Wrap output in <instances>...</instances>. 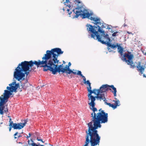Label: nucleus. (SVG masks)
I'll list each match as a JSON object with an SVG mask.
<instances>
[{
  "label": "nucleus",
  "instance_id": "obj_8",
  "mask_svg": "<svg viewBox=\"0 0 146 146\" xmlns=\"http://www.w3.org/2000/svg\"><path fill=\"white\" fill-rule=\"evenodd\" d=\"M133 57V55L129 52H128L127 53H125L123 55L122 60L125 61L128 65L130 66L131 68H134L136 66L134 64H133V62L132 60Z\"/></svg>",
  "mask_w": 146,
  "mask_h": 146
},
{
  "label": "nucleus",
  "instance_id": "obj_22",
  "mask_svg": "<svg viewBox=\"0 0 146 146\" xmlns=\"http://www.w3.org/2000/svg\"><path fill=\"white\" fill-rule=\"evenodd\" d=\"M75 71H77V75L80 76L81 77L83 76V75L82 74V72L81 71L76 70H75Z\"/></svg>",
  "mask_w": 146,
  "mask_h": 146
},
{
  "label": "nucleus",
  "instance_id": "obj_33",
  "mask_svg": "<svg viewBox=\"0 0 146 146\" xmlns=\"http://www.w3.org/2000/svg\"><path fill=\"white\" fill-rule=\"evenodd\" d=\"M30 137V136H27V137H26V138H27V139H28L29 138V137Z\"/></svg>",
  "mask_w": 146,
  "mask_h": 146
},
{
  "label": "nucleus",
  "instance_id": "obj_40",
  "mask_svg": "<svg viewBox=\"0 0 146 146\" xmlns=\"http://www.w3.org/2000/svg\"><path fill=\"white\" fill-rule=\"evenodd\" d=\"M21 143H21H20H20Z\"/></svg>",
  "mask_w": 146,
  "mask_h": 146
},
{
  "label": "nucleus",
  "instance_id": "obj_15",
  "mask_svg": "<svg viewBox=\"0 0 146 146\" xmlns=\"http://www.w3.org/2000/svg\"><path fill=\"white\" fill-rule=\"evenodd\" d=\"M88 92H89V93L88 94V96H92V93H94V94H96V95H97V94L98 93V90L97 89H94L93 90H91V89H88Z\"/></svg>",
  "mask_w": 146,
  "mask_h": 146
},
{
  "label": "nucleus",
  "instance_id": "obj_10",
  "mask_svg": "<svg viewBox=\"0 0 146 146\" xmlns=\"http://www.w3.org/2000/svg\"><path fill=\"white\" fill-rule=\"evenodd\" d=\"M89 136L86 134L85 143L84 146H88L90 143H91V146H96L97 145H99L100 143L99 142L93 138L92 139L91 137H90V139H89Z\"/></svg>",
  "mask_w": 146,
  "mask_h": 146
},
{
  "label": "nucleus",
  "instance_id": "obj_39",
  "mask_svg": "<svg viewBox=\"0 0 146 146\" xmlns=\"http://www.w3.org/2000/svg\"><path fill=\"white\" fill-rule=\"evenodd\" d=\"M2 123H1V124H2Z\"/></svg>",
  "mask_w": 146,
  "mask_h": 146
},
{
  "label": "nucleus",
  "instance_id": "obj_27",
  "mask_svg": "<svg viewBox=\"0 0 146 146\" xmlns=\"http://www.w3.org/2000/svg\"><path fill=\"white\" fill-rule=\"evenodd\" d=\"M105 103L106 104L109 106L110 107V106L111 105V104L110 103H108L106 102H105Z\"/></svg>",
  "mask_w": 146,
  "mask_h": 146
},
{
  "label": "nucleus",
  "instance_id": "obj_30",
  "mask_svg": "<svg viewBox=\"0 0 146 146\" xmlns=\"http://www.w3.org/2000/svg\"><path fill=\"white\" fill-rule=\"evenodd\" d=\"M71 63L70 62H69L68 63V66H71Z\"/></svg>",
  "mask_w": 146,
  "mask_h": 146
},
{
  "label": "nucleus",
  "instance_id": "obj_34",
  "mask_svg": "<svg viewBox=\"0 0 146 146\" xmlns=\"http://www.w3.org/2000/svg\"><path fill=\"white\" fill-rule=\"evenodd\" d=\"M29 136H30V137L31 135V134L30 133H29Z\"/></svg>",
  "mask_w": 146,
  "mask_h": 146
},
{
  "label": "nucleus",
  "instance_id": "obj_11",
  "mask_svg": "<svg viewBox=\"0 0 146 146\" xmlns=\"http://www.w3.org/2000/svg\"><path fill=\"white\" fill-rule=\"evenodd\" d=\"M23 123H13V122L9 123V126L10 127H13L14 129H21L25 126L27 123V121L25 120Z\"/></svg>",
  "mask_w": 146,
  "mask_h": 146
},
{
  "label": "nucleus",
  "instance_id": "obj_18",
  "mask_svg": "<svg viewBox=\"0 0 146 146\" xmlns=\"http://www.w3.org/2000/svg\"><path fill=\"white\" fill-rule=\"evenodd\" d=\"M66 1L64 3V4L66 7H68L70 9L71 7V3L69 0H66Z\"/></svg>",
  "mask_w": 146,
  "mask_h": 146
},
{
  "label": "nucleus",
  "instance_id": "obj_37",
  "mask_svg": "<svg viewBox=\"0 0 146 146\" xmlns=\"http://www.w3.org/2000/svg\"><path fill=\"white\" fill-rule=\"evenodd\" d=\"M63 9V10H64V11L65 9H64V8Z\"/></svg>",
  "mask_w": 146,
  "mask_h": 146
},
{
  "label": "nucleus",
  "instance_id": "obj_23",
  "mask_svg": "<svg viewBox=\"0 0 146 146\" xmlns=\"http://www.w3.org/2000/svg\"><path fill=\"white\" fill-rule=\"evenodd\" d=\"M81 77H82L83 78V81H84V84H86L87 83V81H86V78L84 76H83Z\"/></svg>",
  "mask_w": 146,
  "mask_h": 146
},
{
  "label": "nucleus",
  "instance_id": "obj_4",
  "mask_svg": "<svg viewBox=\"0 0 146 146\" xmlns=\"http://www.w3.org/2000/svg\"><path fill=\"white\" fill-rule=\"evenodd\" d=\"M43 60L42 61L38 60V61L32 60L30 61H25L19 64L18 66L15 69L14 72V76L15 78L18 81H19L22 78L25 76V73L23 72L27 71H31L29 70L30 67H32L35 64L37 67H42L43 66Z\"/></svg>",
  "mask_w": 146,
  "mask_h": 146
},
{
  "label": "nucleus",
  "instance_id": "obj_28",
  "mask_svg": "<svg viewBox=\"0 0 146 146\" xmlns=\"http://www.w3.org/2000/svg\"><path fill=\"white\" fill-rule=\"evenodd\" d=\"M29 72H30L29 71V72H27V71H26V72H25L24 73H25V74H26L27 75H28V74H29Z\"/></svg>",
  "mask_w": 146,
  "mask_h": 146
},
{
  "label": "nucleus",
  "instance_id": "obj_14",
  "mask_svg": "<svg viewBox=\"0 0 146 146\" xmlns=\"http://www.w3.org/2000/svg\"><path fill=\"white\" fill-rule=\"evenodd\" d=\"M115 98V100H113V102H115L114 104H111V105L110 106V107H112L113 109H115L117 106H119V104L120 103L119 101L118 100H117V99Z\"/></svg>",
  "mask_w": 146,
  "mask_h": 146
},
{
  "label": "nucleus",
  "instance_id": "obj_24",
  "mask_svg": "<svg viewBox=\"0 0 146 146\" xmlns=\"http://www.w3.org/2000/svg\"><path fill=\"white\" fill-rule=\"evenodd\" d=\"M118 33V32H115L113 33L112 34V36H115L117 35H118L117 34Z\"/></svg>",
  "mask_w": 146,
  "mask_h": 146
},
{
  "label": "nucleus",
  "instance_id": "obj_35",
  "mask_svg": "<svg viewBox=\"0 0 146 146\" xmlns=\"http://www.w3.org/2000/svg\"><path fill=\"white\" fill-rule=\"evenodd\" d=\"M143 53H144V54H145V55H146V52H145V53H144V52H143Z\"/></svg>",
  "mask_w": 146,
  "mask_h": 146
},
{
  "label": "nucleus",
  "instance_id": "obj_6",
  "mask_svg": "<svg viewBox=\"0 0 146 146\" xmlns=\"http://www.w3.org/2000/svg\"><path fill=\"white\" fill-rule=\"evenodd\" d=\"M3 96L2 95L1 97H0V114L3 115L4 113L7 114L8 112V109L6 108L5 110L4 105L8 101V99L9 98L12 94L11 93L10 91L5 90H4Z\"/></svg>",
  "mask_w": 146,
  "mask_h": 146
},
{
  "label": "nucleus",
  "instance_id": "obj_1",
  "mask_svg": "<svg viewBox=\"0 0 146 146\" xmlns=\"http://www.w3.org/2000/svg\"><path fill=\"white\" fill-rule=\"evenodd\" d=\"M88 104L92 107L90 108L93 112L91 114V121L88 124V129L86 131V134L91 137V139H94L99 143L101 137L98 133L96 130L98 128H101L102 125L101 123H104L108 121V114L105 113L104 111L100 109L98 111L95 107L94 101L96 98L99 99L96 97L92 96H88Z\"/></svg>",
  "mask_w": 146,
  "mask_h": 146
},
{
  "label": "nucleus",
  "instance_id": "obj_26",
  "mask_svg": "<svg viewBox=\"0 0 146 146\" xmlns=\"http://www.w3.org/2000/svg\"><path fill=\"white\" fill-rule=\"evenodd\" d=\"M37 140L38 141H41V142H42V143H44V141H43L42 139H38V137H37Z\"/></svg>",
  "mask_w": 146,
  "mask_h": 146
},
{
  "label": "nucleus",
  "instance_id": "obj_25",
  "mask_svg": "<svg viewBox=\"0 0 146 146\" xmlns=\"http://www.w3.org/2000/svg\"><path fill=\"white\" fill-rule=\"evenodd\" d=\"M72 73L73 74H77V73L76 72H74L72 70H71V72H70V73H68V74H71Z\"/></svg>",
  "mask_w": 146,
  "mask_h": 146
},
{
  "label": "nucleus",
  "instance_id": "obj_38",
  "mask_svg": "<svg viewBox=\"0 0 146 146\" xmlns=\"http://www.w3.org/2000/svg\"><path fill=\"white\" fill-rule=\"evenodd\" d=\"M27 145H27H27H25V146H27Z\"/></svg>",
  "mask_w": 146,
  "mask_h": 146
},
{
  "label": "nucleus",
  "instance_id": "obj_36",
  "mask_svg": "<svg viewBox=\"0 0 146 146\" xmlns=\"http://www.w3.org/2000/svg\"><path fill=\"white\" fill-rule=\"evenodd\" d=\"M63 62L64 64H65V62L64 61H63Z\"/></svg>",
  "mask_w": 146,
  "mask_h": 146
},
{
  "label": "nucleus",
  "instance_id": "obj_16",
  "mask_svg": "<svg viewBox=\"0 0 146 146\" xmlns=\"http://www.w3.org/2000/svg\"><path fill=\"white\" fill-rule=\"evenodd\" d=\"M31 141L33 142V143H30V141L29 140H28V144L29 145H31V146H44V145H40V144H38L37 145L36 143H33V141L32 140V139H31Z\"/></svg>",
  "mask_w": 146,
  "mask_h": 146
},
{
  "label": "nucleus",
  "instance_id": "obj_3",
  "mask_svg": "<svg viewBox=\"0 0 146 146\" xmlns=\"http://www.w3.org/2000/svg\"><path fill=\"white\" fill-rule=\"evenodd\" d=\"M59 48H55L52 49L50 50H47L46 54H44L42 59L43 60V70L44 71L50 70L53 74H55L58 72L60 73L61 72L62 74L63 72L62 68L63 64L58 66L57 64H58L59 60L58 57L59 55L63 53Z\"/></svg>",
  "mask_w": 146,
  "mask_h": 146
},
{
  "label": "nucleus",
  "instance_id": "obj_12",
  "mask_svg": "<svg viewBox=\"0 0 146 146\" xmlns=\"http://www.w3.org/2000/svg\"><path fill=\"white\" fill-rule=\"evenodd\" d=\"M15 83V82H13L9 84V85L10 86H7V89L11 92H16L17 89L19 87V84H16Z\"/></svg>",
  "mask_w": 146,
  "mask_h": 146
},
{
  "label": "nucleus",
  "instance_id": "obj_31",
  "mask_svg": "<svg viewBox=\"0 0 146 146\" xmlns=\"http://www.w3.org/2000/svg\"><path fill=\"white\" fill-rule=\"evenodd\" d=\"M12 128V127H9V131H11V129Z\"/></svg>",
  "mask_w": 146,
  "mask_h": 146
},
{
  "label": "nucleus",
  "instance_id": "obj_21",
  "mask_svg": "<svg viewBox=\"0 0 146 146\" xmlns=\"http://www.w3.org/2000/svg\"><path fill=\"white\" fill-rule=\"evenodd\" d=\"M86 84L88 85V87L87 88V90H88V89L89 90V89H91V83L90 82L89 80H87V83Z\"/></svg>",
  "mask_w": 146,
  "mask_h": 146
},
{
  "label": "nucleus",
  "instance_id": "obj_2",
  "mask_svg": "<svg viewBox=\"0 0 146 146\" xmlns=\"http://www.w3.org/2000/svg\"><path fill=\"white\" fill-rule=\"evenodd\" d=\"M69 10V9H67V11L69 15L71 13L72 14L73 18H78L80 16L82 19L87 18L93 21V23L97 25V27L87 24L86 25V26L87 27V30L89 33H92L91 35V37L95 39V36H96L97 38L99 41L102 42L103 43H105L104 42L100 40L99 35H98V32L104 33V31L101 29L105 27L103 24L100 22V18L90 17L92 15V14L89 13L88 11L85 9L82 10L80 9L76 8L72 10V12H70Z\"/></svg>",
  "mask_w": 146,
  "mask_h": 146
},
{
  "label": "nucleus",
  "instance_id": "obj_32",
  "mask_svg": "<svg viewBox=\"0 0 146 146\" xmlns=\"http://www.w3.org/2000/svg\"><path fill=\"white\" fill-rule=\"evenodd\" d=\"M13 122V121H11V118H10L9 122V123H10V122Z\"/></svg>",
  "mask_w": 146,
  "mask_h": 146
},
{
  "label": "nucleus",
  "instance_id": "obj_5",
  "mask_svg": "<svg viewBox=\"0 0 146 146\" xmlns=\"http://www.w3.org/2000/svg\"><path fill=\"white\" fill-rule=\"evenodd\" d=\"M97 90L98 93L96 97L99 98L100 100H103L104 101L106 100V98L105 97L106 92L109 90L113 93L115 97L116 96V89L113 85L109 86L108 84L103 85L99 89H98Z\"/></svg>",
  "mask_w": 146,
  "mask_h": 146
},
{
  "label": "nucleus",
  "instance_id": "obj_17",
  "mask_svg": "<svg viewBox=\"0 0 146 146\" xmlns=\"http://www.w3.org/2000/svg\"><path fill=\"white\" fill-rule=\"evenodd\" d=\"M29 83L28 82V80H26L25 83L21 84V86H22L23 88L24 89H26L29 86Z\"/></svg>",
  "mask_w": 146,
  "mask_h": 146
},
{
  "label": "nucleus",
  "instance_id": "obj_20",
  "mask_svg": "<svg viewBox=\"0 0 146 146\" xmlns=\"http://www.w3.org/2000/svg\"><path fill=\"white\" fill-rule=\"evenodd\" d=\"M21 133H19L18 132H16L14 135V138L15 139H17V138H19V137H22V135L21 134Z\"/></svg>",
  "mask_w": 146,
  "mask_h": 146
},
{
  "label": "nucleus",
  "instance_id": "obj_7",
  "mask_svg": "<svg viewBox=\"0 0 146 146\" xmlns=\"http://www.w3.org/2000/svg\"><path fill=\"white\" fill-rule=\"evenodd\" d=\"M102 34L100 36V35H99V38H100V40L101 41H103L105 43H103L101 41H99L98 40V39L97 38L96 36L95 39L97 40L99 42H100L103 44H105L106 43L108 44V46L109 47L113 49H115L119 45H118V43H117L116 44H111L109 43V42L110 40V39L109 37V36L108 34H105V32L104 31V33H100Z\"/></svg>",
  "mask_w": 146,
  "mask_h": 146
},
{
  "label": "nucleus",
  "instance_id": "obj_9",
  "mask_svg": "<svg viewBox=\"0 0 146 146\" xmlns=\"http://www.w3.org/2000/svg\"><path fill=\"white\" fill-rule=\"evenodd\" d=\"M137 68V70L139 72V75L143 76L144 77L146 78V76L144 74H143L145 69L146 68V62L145 61H141L138 62L137 65L136 67Z\"/></svg>",
  "mask_w": 146,
  "mask_h": 146
},
{
  "label": "nucleus",
  "instance_id": "obj_19",
  "mask_svg": "<svg viewBox=\"0 0 146 146\" xmlns=\"http://www.w3.org/2000/svg\"><path fill=\"white\" fill-rule=\"evenodd\" d=\"M117 48L118 50V52L120 54V55L122 56L123 55V48L119 45L118 46Z\"/></svg>",
  "mask_w": 146,
  "mask_h": 146
},
{
  "label": "nucleus",
  "instance_id": "obj_13",
  "mask_svg": "<svg viewBox=\"0 0 146 146\" xmlns=\"http://www.w3.org/2000/svg\"><path fill=\"white\" fill-rule=\"evenodd\" d=\"M63 72V73H65L68 75V77L70 78H71L72 77L71 75L69 76L68 75V73H70L71 72V70L70 68L68 66V65H66L64 68H63V70H62Z\"/></svg>",
  "mask_w": 146,
  "mask_h": 146
},
{
  "label": "nucleus",
  "instance_id": "obj_29",
  "mask_svg": "<svg viewBox=\"0 0 146 146\" xmlns=\"http://www.w3.org/2000/svg\"><path fill=\"white\" fill-rule=\"evenodd\" d=\"M127 33H128L129 34L133 35V34L131 32H129V31H127Z\"/></svg>",
  "mask_w": 146,
  "mask_h": 146
}]
</instances>
